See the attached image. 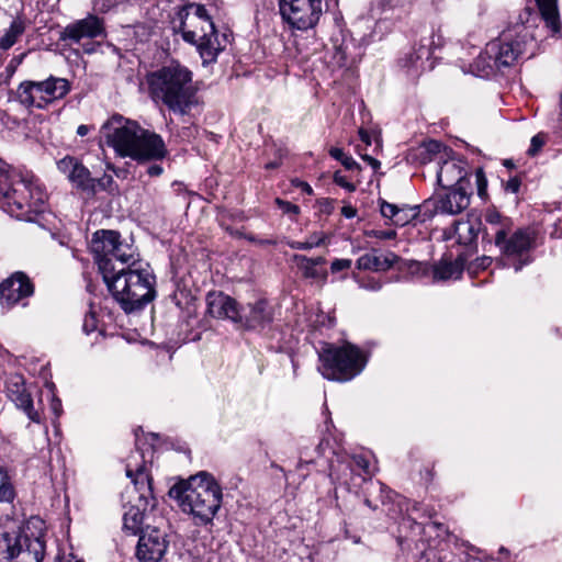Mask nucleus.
Listing matches in <instances>:
<instances>
[{
  "label": "nucleus",
  "mask_w": 562,
  "mask_h": 562,
  "mask_svg": "<svg viewBox=\"0 0 562 562\" xmlns=\"http://www.w3.org/2000/svg\"><path fill=\"white\" fill-rule=\"evenodd\" d=\"M7 396L14 403L16 408L23 411L34 423H41V416L34 409L33 398L25 386L24 378L20 374H12L5 383Z\"/></svg>",
  "instance_id": "obj_16"
},
{
  "label": "nucleus",
  "mask_w": 562,
  "mask_h": 562,
  "mask_svg": "<svg viewBox=\"0 0 562 562\" xmlns=\"http://www.w3.org/2000/svg\"><path fill=\"white\" fill-rule=\"evenodd\" d=\"M97 328H98V319H97L95 313L90 311L89 313L86 314V316L83 318L82 330L87 335H89V334L95 331Z\"/></svg>",
  "instance_id": "obj_44"
},
{
  "label": "nucleus",
  "mask_w": 562,
  "mask_h": 562,
  "mask_svg": "<svg viewBox=\"0 0 562 562\" xmlns=\"http://www.w3.org/2000/svg\"><path fill=\"white\" fill-rule=\"evenodd\" d=\"M325 241L324 235L313 234L305 241L289 240L286 244L290 248L296 250H310L319 247Z\"/></svg>",
  "instance_id": "obj_38"
},
{
  "label": "nucleus",
  "mask_w": 562,
  "mask_h": 562,
  "mask_svg": "<svg viewBox=\"0 0 562 562\" xmlns=\"http://www.w3.org/2000/svg\"><path fill=\"white\" fill-rule=\"evenodd\" d=\"M103 280L125 313L143 310L156 296V277L149 263L135 254L124 266L112 267L102 263Z\"/></svg>",
  "instance_id": "obj_1"
},
{
  "label": "nucleus",
  "mask_w": 562,
  "mask_h": 562,
  "mask_svg": "<svg viewBox=\"0 0 562 562\" xmlns=\"http://www.w3.org/2000/svg\"><path fill=\"white\" fill-rule=\"evenodd\" d=\"M360 156L364 161H367L373 168V170H378L380 168L381 162L378 159H375L367 154H363V155L361 154Z\"/></svg>",
  "instance_id": "obj_52"
},
{
  "label": "nucleus",
  "mask_w": 562,
  "mask_h": 562,
  "mask_svg": "<svg viewBox=\"0 0 562 562\" xmlns=\"http://www.w3.org/2000/svg\"><path fill=\"white\" fill-rule=\"evenodd\" d=\"M419 206L403 205L400 206L393 224L396 226H405L418 216Z\"/></svg>",
  "instance_id": "obj_37"
},
{
  "label": "nucleus",
  "mask_w": 562,
  "mask_h": 562,
  "mask_svg": "<svg viewBox=\"0 0 562 562\" xmlns=\"http://www.w3.org/2000/svg\"><path fill=\"white\" fill-rule=\"evenodd\" d=\"M169 495L178 502L183 513L193 517L196 526L212 524L223 497L221 486L206 472H200L188 482L175 484Z\"/></svg>",
  "instance_id": "obj_3"
},
{
  "label": "nucleus",
  "mask_w": 562,
  "mask_h": 562,
  "mask_svg": "<svg viewBox=\"0 0 562 562\" xmlns=\"http://www.w3.org/2000/svg\"><path fill=\"white\" fill-rule=\"evenodd\" d=\"M484 218L490 226H497L496 245H501L513 228L512 220L501 215L496 210H487Z\"/></svg>",
  "instance_id": "obj_30"
},
{
  "label": "nucleus",
  "mask_w": 562,
  "mask_h": 562,
  "mask_svg": "<svg viewBox=\"0 0 562 562\" xmlns=\"http://www.w3.org/2000/svg\"><path fill=\"white\" fill-rule=\"evenodd\" d=\"M416 267L417 271H420L423 274H427L431 270L436 281L449 280L451 278L459 279L463 272L464 261L461 257L454 261L443 258L432 267L420 262L416 263Z\"/></svg>",
  "instance_id": "obj_23"
},
{
  "label": "nucleus",
  "mask_w": 562,
  "mask_h": 562,
  "mask_svg": "<svg viewBox=\"0 0 562 562\" xmlns=\"http://www.w3.org/2000/svg\"><path fill=\"white\" fill-rule=\"evenodd\" d=\"M0 195L10 207V212L21 217L31 212L43 211L46 193L34 175L22 168L12 167L0 159Z\"/></svg>",
  "instance_id": "obj_6"
},
{
  "label": "nucleus",
  "mask_w": 562,
  "mask_h": 562,
  "mask_svg": "<svg viewBox=\"0 0 562 562\" xmlns=\"http://www.w3.org/2000/svg\"><path fill=\"white\" fill-rule=\"evenodd\" d=\"M375 237L380 239H393L396 237V232L389 229V231H379L374 234Z\"/></svg>",
  "instance_id": "obj_51"
},
{
  "label": "nucleus",
  "mask_w": 562,
  "mask_h": 562,
  "mask_svg": "<svg viewBox=\"0 0 562 562\" xmlns=\"http://www.w3.org/2000/svg\"><path fill=\"white\" fill-rule=\"evenodd\" d=\"M496 246L501 249L502 254L507 257H522L530 247V238L526 232L519 229L515 232L509 238L505 237L504 241ZM528 262V256H526L524 259L520 258L516 263H514L515 271H519Z\"/></svg>",
  "instance_id": "obj_21"
},
{
  "label": "nucleus",
  "mask_w": 562,
  "mask_h": 562,
  "mask_svg": "<svg viewBox=\"0 0 562 562\" xmlns=\"http://www.w3.org/2000/svg\"><path fill=\"white\" fill-rule=\"evenodd\" d=\"M41 519L12 531H0V562H42L45 554Z\"/></svg>",
  "instance_id": "obj_7"
},
{
  "label": "nucleus",
  "mask_w": 562,
  "mask_h": 562,
  "mask_svg": "<svg viewBox=\"0 0 562 562\" xmlns=\"http://www.w3.org/2000/svg\"><path fill=\"white\" fill-rule=\"evenodd\" d=\"M438 43L435 41V35L432 34L429 37H425L420 41L419 46L417 49H415L416 54V60L412 61V66L415 68V71L424 70L425 64L429 63L434 49L436 47H439L441 45L440 43V36H437Z\"/></svg>",
  "instance_id": "obj_29"
},
{
  "label": "nucleus",
  "mask_w": 562,
  "mask_h": 562,
  "mask_svg": "<svg viewBox=\"0 0 562 562\" xmlns=\"http://www.w3.org/2000/svg\"><path fill=\"white\" fill-rule=\"evenodd\" d=\"M335 58H337V64L339 66H342L346 61V56L340 49L337 52Z\"/></svg>",
  "instance_id": "obj_58"
},
{
  "label": "nucleus",
  "mask_w": 562,
  "mask_h": 562,
  "mask_svg": "<svg viewBox=\"0 0 562 562\" xmlns=\"http://www.w3.org/2000/svg\"><path fill=\"white\" fill-rule=\"evenodd\" d=\"M52 407H53V409H54L55 414L58 416V414H59V408H60V402H59V401L54 402V403H53V405H52Z\"/></svg>",
  "instance_id": "obj_62"
},
{
  "label": "nucleus",
  "mask_w": 562,
  "mask_h": 562,
  "mask_svg": "<svg viewBox=\"0 0 562 562\" xmlns=\"http://www.w3.org/2000/svg\"><path fill=\"white\" fill-rule=\"evenodd\" d=\"M162 167L157 164H154L147 168V175L150 177H158L162 173Z\"/></svg>",
  "instance_id": "obj_53"
},
{
  "label": "nucleus",
  "mask_w": 562,
  "mask_h": 562,
  "mask_svg": "<svg viewBox=\"0 0 562 562\" xmlns=\"http://www.w3.org/2000/svg\"><path fill=\"white\" fill-rule=\"evenodd\" d=\"M278 167H279V162L278 161H271V162H268L266 165L267 169H274V168H278Z\"/></svg>",
  "instance_id": "obj_63"
},
{
  "label": "nucleus",
  "mask_w": 562,
  "mask_h": 562,
  "mask_svg": "<svg viewBox=\"0 0 562 562\" xmlns=\"http://www.w3.org/2000/svg\"><path fill=\"white\" fill-rule=\"evenodd\" d=\"M130 1L131 0H94V10L105 13L119 4Z\"/></svg>",
  "instance_id": "obj_43"
},
{
  "label": "nucleus",
  "mask_w": 562,
  "mask_h": 562,
  "mask_svg": "<svg viewBox=\"0 0 562 562\" xmlns=\"http://www.w3.org/2000/svg\"><path fill=\"white\" fill-rule=\"evenodd\" d=\"M446 148L440 142L437 140H428L425 142L419 148H418V157L420 159L422 164H426L431 161L437 155H441V151Z\"/></svg>",
  "instance_id": "obj_34"
},
{
  "label": "nucleus",
  "mask_w": 562,
  "mask_h": 562,
  "mask_svg": "<svg viewBox=\"0 0 562 562\" xmlns=\"http://www.w3.org/2000/svg\"><path fill=\"white\" fill-rule=\"evenodd\" d=\"M475 181L479 196L485 199L487 196V179L482 168L476 169Z\"/></svg>",
  "instance_id": "obj_41"
},
{
  "label": "nucleus",
  "mask_w": 562,
  "mask_h": 562,
  "mask_svg": "<svg viewBox=\"0 0 562 562\" xmlns=\"http://www.w3.org/2000/svg\"><path fill=\"white\" fill-rule=\"evenodd\" d=\"M292 260L297 265L303 278L319 280L323 282L327 280V271L318 268L326 263V259L324 257L308 258L304 255L295 254L293 255Z\"/></svg>",
  "instance_id": "obj_25"
},
{
  "label": "nucleus",
  "mask_w": 562,
  "mask_h": 562,
  "mask_svg": "<svg viewBox=\"0 0 562 562\" xmlns=\"http://www.w3.org/2000/svg\"><path fill=\"white\" fill-rule=\"evenodd\" d=\"M341 214L347 218H352L357 215V210L351 205H345L341 209Z\"/></svg>",
  "instance_id": "obj_54"
},
{
  "label": "nucleus",
  "mask_w": 562,
  "mask_h": 562,
  "mask_svg": "<svg viewBox=\"0 0 562 562\" xmlns=\"http://www.w3.org/2000/svg\"><path fill=\"white\" fill-rule=\"evenodd\" d=\"M520 180L517 177L510 178L505 186L506 191L517 193L520 188Z\"/></svg>",
  "instance_id": "obj_50"
},
{
  "label": "nucleus",
  "mask_w": 562,
  "mask_h": 562,
  "mask_svg": "<svg viewBox=\"0 0 562 562\" xmlns=\"http://www.w3.org/2000/svg\"><path fill=\"white\" fill-rule=\"evenodd\" d=\"M140 128L137 122L115 114L103 124L101 131L106 145L119 156L132 158Z\"/></svg>",
  "instance_id": "obj_11"
},
{
  "label": "nucleus",
  "mask_w": 562,
  "mask_h": 562,
  "mask_svg": "<svg viewBox=\"0 0 562 562\" xmlns=\"http://www.w3.org/2000/svg\"><path fill=\"white\" fill-rule=\"evenodd\" d=\"M68 180L82 191L95 193V179L91 177L89 169L80 160Z\"/></svg>",
  "instance_id": "obj_31"
},
{
  "label": "nucleus",
  "mask_w": 562,
  "mask_h": 562,
  "mask_svg": "<svg viewBox=\"0 0 562 562\" xmlns=\"http://www.w3.org/2000/svg\"><path fill=\"white\" fill-rule=\"evenodd\" d=\"M64 562H83L82 560L77 559L74 555H70L68 559H66Z\"/></svg>",
  "instance_id": "obj_64"
},
{
  "label": "nucleus",
  "mask_w": 562,
  "mask_h": 562,
  "mask_svg": "<svg viewBox=\"0 0 562 562\" xmlns=\"http://www.w3.org/2000/svg\"><path fill=\"white\" fill-rule=\"evenodd\" d=\"M167 154L168 149L161 136L142 127L132 159L137 161L161 160Z\"/></svg>",
  "instance_id": "obj_15"
},
{
  "label": "nucleus",
  "mask_w": 562,
  "mask_h": 562,
  "mask_svg": "<svg viewBox=\"0 0 562 562\" xmlns=\"http://www.w3.org/2000/svg\"><path fill=\"white\" fill-rule=\"evenodd\" d=\"M146 79L150 98L176 114L186 115L198 104L193 74L178 61L149 72Z\"/></svg>",
  "instance_id": "obj_2"
},
{
  "label": "nucleus",
  "mask_w": 562,
  "mask_h": 562,
  "mask_svg": "<svg viewBox=\"0 0 562 562\" xmlns=\"http://www.w3.org/2000/svg\"><path fill=\"white\" fill-rule=\"evenodd\" d=\"M300 188L306 194H312L313 193V189H312V187L307 182H300Z\"/></svg>",
  "instance_id": "obj_59"
},
{
  "label": "nucleus",
  "mask_w": 562,
  "mask_h": 562,
  "mask_svg": "<svg viewBox=\"0 0 562 562\" xmlns=\"http://www.w3.org/2000/svg\"><path fill=\"white\" fill-rule=\"evenodd\" d=\"M397 260L398 257L393 252L381 256L378 251L373 250L358 258L357 268L360 270L385 271L393 267Z\"/></svg>",
  "instance_id": "obj_26"
},
{
  "label": "nucleus",
  "mask_w": 562,
  "mask_h": 562,
  "mask_svg": "<svg viewBox=\"0 0 562 562\" xmlns=\"http://www.w3.org/2000/svg\"><path fill=\"white\" fill-rule=\"evenodd\" d=\"M537 14L531 8H525L515 23L491 41L485 48L484 58H488L490 68H502L514 65L521 56L535 46ZM483 58V56H481Z\"/></svg>",
  "instance_id": "obj_5"
},
{
  "label": "nucleus",
  "mask_w": 562,
  "mask_h": 562,
  "mask_svg": "<svg viewBox=\"0 0 562 562\" xmlns=\"http://www.w3.org/2000/svg\"><path fill=\"white\" fill-rule=\"evenodd\" d=\"M206 306L207 314L213 318L243 322V312L238 303L223 292H210L206 295Z\"/></svg>",
  "instance_id": "obj_17"
},
{
  "label": "nucleus",
  "mask_w": 562,
  "mask_h": 562,
  "mask_svg": "<svg viewBox=\"0 0 562 562\" xmlns=\"http://www.w3.org/2000/svg\"><path fill=\"white\" fill-rule=\"evenodd\" d=\"M413 60H416V54H415V52L411 53V54L406 57V59L404 60V64H403V65H404L405 67H407L408 69H414V70H415V68L412 66V61H413Z\"/></svg>",
  "instance_id": "obj_55"
},
{
  "label": "nucleus",
  "mask_w": 562,
  "mask_h": 562,
  "mask_svg": "<svg viewBox=\"0 0 562 562\" xmlns=\"http://www.w3.org/2000/svg\"><path fill=\"white\" fill-rule=\"evenodd\" d=\"M41 81L47 105L65 98L71 90V85L66 78L49 76L47 79Z\"/></svg>",
  "instance_id": "obj_27"
},
{
  "label": "nucleus",
  "mask_w": 562,
  "mask_h": 562,
  "mask_svg": "<svg viewBox=\"0 0 562 562\" xmlns=\"http://www.w3.org/2000/svg\"><path fill=\"white\" fill-rule=\"evenodd\" d=\"M334 182L349 192H353L357 189L356 184L350 182L339 170L334 173Z\"/></svg>",
  "instance_id": "obj_46"
},
{
  "label": "nucleus",
  "mask_w": 562,
  "mask_h": 562,
  "mask_svg": "<svg viewBox=\"0 0 562 562\" xmlns=\"http://www.w3.org/2000/svg\"><path fill=\"white\" fill-rule=\"evenodd\" d=\"M376 5H378V8H381L382 11H384L386 7L391 8L390 1H387V0H379L376 2Z\"/></svg>",
  "instance_id": "obj_60"
},
{
  "label": "nucleus",
  "mask_w": 562,
  "mask_h": 562,
  "mask_svg": "<svg viewBox=\"0 0 562 562\" xmlns=\"http://www.w3.org/2000/svg\"><path fill=\"white\" fill-rule=\"evenodd\" d=\"M126 475L132 480L135 490L138 492L140 505H131L123 515V529L132 535L143 531L144 510L149 505L151 497V479L147 473L146 465H136L132 468L131 461L126 465Z\"/></svg>",
  "instance_id": "obj_10"
},
{
  "label": "nucleus",
  "mask_w": 562,
  "mask_h": 562,
  "mask_svg": "<svg viewBox=\"0 0 562 562\" xmlns=\"http://www.w3.org/2000/svg\"><path fill=\"white\" fill-rule=\"evenodd\" d=\"M465 162L460 159H446L437 171V181L442 189H461L469 184Z\"/></svg>",
  "instance_id": "obj_18"
},
{
  "label": "nucleus",
  "mask_w": 562,
  "mask_h": 562,
  "mask_svg": "<svg viewBox=\"0 0 562 562\" xmlns=\"http://www.w3.org/2000/svg\"><path fill=\"white\" fill-rule=\"evenodd\" d=\"M33 293L34 284L22 271L14 272L0 283V303L7 307L14 306L24 299L32 296Z\"/></svg>",
  "instance_id": "obj_14"
},
{
  "label": "nucleus",
  "mask_w": 562,
  "mask_h": 562,
  "mask_svg": "<svg viewBox=\"0 0 562 562\" xmlns=\"http://www.w3.org/2000/svg\"><path fill=\"white\" fill-rule=\"evenodd\" d=\"M448 190L434 201L435 210L441 214L457 215L469 206L470 194L465 188Z\"/></svg>",
  "instance_id": "obj_20"
},
{
  "label": "nucleus",
  "mask_w": 562,
  "mask_h": 562,
  "mask_svg": "<svg viewBox=\"0 0 562 562\" xmlns=\"http://www.w3.org/2000/svg\"><path fill=\"white\" fill-rule=\"evenodd\" d=\"M544 144V140L542 138L541 135H535L532 138H531V144H530V147L528 149V154L530 156H535L539 149L543 146Z\"/></svg>",
  "instance_id": "obj_49"
},
{
  "label": "nucleus",
  "mask_w": 562,
  "mask_h": 562,
  "mask_svg": "<svg viewBox=\"0 0 562 562\" xmlns=\"http://www.w3.org/2000/svg\"><path fill=\"white\" fill-rule=\"evenodd\" d=\"M16 99L26 108H47L42 81L27 80L21 82L16 89Z\"/></svg>",
  "instance_id": "obj_24"
},
{
  "label": "nucleus",
  "mask_w": 562,
  "mask_h": 562,
  "mask_svg": "<svg viewBox=\"0 0 562 562\" xmlns=\"http://www.w3.org/2000/svg\"><path fill=\"white\" fill-rule=\"evenodd\" d=\"M171 27L175 34H181L186 43L196 47L204 66L215 63L223 50L215 25L202 4L180 8L171 21Z\"/></svg>",
  "instance_id": "obj_4"
},
{
  "label": "nucleus",
  "mask_w": 562,
  "mask_h": 562,
  "mask_svg": "<svg viewBox=\"0 0 562 562\" xmlns=\"http://www.w3.org/2000/svg\"><path fill=\"white\" fill-rule=\"evenodd\" d=\"M79 159L76 157L66 156L57 161V168L67 177V179H69Z\"/></svg>",
  "instance_id": "obj_39"
},
{
  "label": "nucleus",
  "mask_w": 562,
  "mask_h": 562,
  "mask_svg": "<svg viewBox=\"0 0 562 562\" xmlns=\"http://www.w3.org/2000/svg\"><path fill=\"white\" fill-rule=\"evenodd\" d=\"M248 312L243 313V322L248 329H262L273 321V310L266 300H257L247 305Z\"/></svg>",
  "instance_id": "obj_22"
},
{
  "label": "nucleus",
  "mask_w": 562,
  "mask_h": 562,
  "mask_svg": "<svg viewBox=\"0 0 562 562\" xmlns=\"http://www.w3.org/2000/svg\"><path fill=\"white\" fill-rule=\"evenodd\" d=\"M359 136L361 138V140L366 144V145H371V137L369 135V133L364 130H360L359 131Z\"/></svg>",
  "instance_id": "obj_56"
},
{
  "label": "nucleus",
  "mask_w": 562,
  "mask_h": 562,
  "mask_svg": "<svg viewBox=\"0 0 562 562\" xmlns=\"http://www.w3.org/2000/svg\"><path fill=\"white\" fill-rule=\"evenodd\" d=\"M278 3L283 21L300 31L313 29L322 15L319 0H278Z\"/></svg>",
  "instance_id": "obj_12"
},
{
  "label": "nucleus",
  "mask_w": 562,
  "mask_h": 562,
  "mask_svg": "<svg viewBox=\"0 0 562 562\" xmlns=\"http://www.w3.org/2000/svg\"><path fill=\"white\" fill-rule=\"evenodd\" d=\"M64 40L79 43L83 38H93L103 34V22L95 15H89L69 24L64 30Z\"/></svg>",
  "instance_id": "obj_19"
},
{
  "label": "nucleus",
  "mask_w": 562,
  "mask_h": 562,
  "mask_svg": "<svg viewBox=\"0 0 562 562\" xmlns=\"http://www.w3.org/2000/svg\"><path fill=\"white\" fill-rule=\"evenodd\" d=\"M319 368L323 376L327 380L347 382L360 374L367 364L362 350L350 342L344 345L328 346L321 355Z\"/></svg>",
  "instance_id": "obj_8"
},
{
  "label": "nucleus",
  "mask_w": 562,
  "mask_h": 562,
  "mask_svg": "<svg viewBox=\"0 0 562 562\" xmlns=\"http://www.w3.org/2000/svg\"><path fill=\"white\" fill-rule=\"evenodd\" d=\"M169 548L167 533L147 526L140 533L136 547V558L139 562H160Z\"/></svg>",
  "instance_id": "obj_13"
},
{
  "label": "nucleus",
  "mask_w": 562,
  "mask_h": 562,
  "mask_svg": "<svg viewBox=\"0 0 562 562\" xmlns=\"http://www.w3.org/2000/svg\"><path fill=\"white\" fill-rule=\"evenodd\" d=\"M379 205L381 215L393 222L400 206L393 203H389L384 200H379Z\"/></svg>",
  "instance_id": "obj_42"
},
{
  "label": "nucleus",
  "mask_w": 562,
  "mask_h": 562,
  "mask_svg": "<svg viewBox=\"0 0 562 562\" xmlns=\"http://www.w3.org/2000/svg\"><path fill=\"white\" fill-rule=\"evenodd\" d=\"M114 179L112 176L104 175L100 179L95 180V188L99 187L102 190H108L110 192L114 191Z\"/></svg>",
  "instance_id": "obj_47"
},
{
  "label": "nucleus",
  "mask_w": 562,
  "mask_h": 562,
  "mask_svg": "<svg viewBox=\"0 0 562 562\" xmlns=\"http://www.w3.org/2000/svg\"><path fill=\"white\" fill-rule=\"evenodd\" d=\"M276 204L278 207L284 213L289 215H297L300 213V207L296 204H293L289 201H284L282 199H276Z\"/></svg>",
  "instance_id": "obj_45"
},
{
  "label": "nucleus",
  "mask_w": 562,
  "mask_h": 562,
  "mask_svg": "<svg viewBox=\"0 0 562 562\" xmlns=\"http://www.w3.org/2000/svg\"><path fill=\"white\" fill-rule=\"evenodd\" d=\"M90 249L102 274V263L108 262L112 267L124 266L126 260H131L136 254L132 245L121 240L117 232L105 229L97 231L92 235Z\"/></svg>",
  "instance_id": "obj_9"
},
{
  "label": "nucleus",
  "mask_w": 562,
  "mask_h": 562,
  "mask_svg": "<svg viewBox=\"0 0 562 562\" xmlns=\"http://www.w3.org/2000/svg\"><path fill=\"white\" fill-rule=\"evenodd\" d=\"M15 497V492L7 470L0 467V503H11Z\"/></svg>",
  "instance_id": "obj_36"
},
{
  "label": "nucleus",
  "mask_w": 562,
  "mask_h": 562,
  "mask_svg": "<svg viewBox=\"0 0 562 562\" xmlns=\"http://www.w3.org/2000/svg\"><path fill=\"white\" fill-rule=\"evenodd\" d=\"M539 12L546 25L557 34L561 30L557 0H536Z\"/></svg>",
  "instance_id": "obj_28"
},
{
  "label": "nucleus",
  "mask_w": 562,
  "mask_h": 562,
  "mask_svg": "<svg viewBox=\"0 0 562 562\" xmlns=\"http://www.w3.org/2000/svg\"><path fill=\"white\" fill-rule=\"evenodd\" d=\"M351 267V260L350 259H335L331 262L330 270L333 273L347 270Z\"/></svg>",
  "instance_id": "obj_48"
},
{
  "label": "nucleus",
  "mask_w": 562,
  "mask_h": 562,
  "mask_svg": "<svg viewBox=\"0 0 562 562\" xmlns=\"http://www.w3.org/2000/svg\"><path fill=\"white\" fill-rule=\"evenodd\" d=\"M480 231H481V222L480 221L458 222L454 227V232L458 237V241L463 245H470L473 241H475L479 236Z\"/></svg>",
  "instance_id": "obj_32"
},
{
  "label": "nucleus",
  "mask_w": 562,
  "mask_h": 562,
  "mask_svg": "<svg viewBox=\"0 0 562 562\" xmlns=\"http://www.w3.org/2000/svg\"><path fill=\"white\" fill-rule=\"evenodd\" d=\"M336 472H337L336 465L334 463H331L330 464V473H329L330 477L340 480L341 477Z\"/></svg>",
  "instance_id": "obj_61"
},
{
  "label": "nucleus",
  "mask_w": 562,
  "mask_h": 562,
  "mask_svg": "<svg viewBox=\"0 0 562 562\" xmlns=\"http://www.w3.org/2000/svg\"><path fill=\"white\" fill-rule=\"evenodd\" d=\"M24 31V22L20 19L13 20L10 27L5 31L3 36L0 37V49L7 50L11 48Z\"/></svg>",
  "instance_id": "obj_33"
},
{
  "label": "nucleus",
  "mask_w": 562,
  "mask_h": 562,
  "mask_svg": "<svg viewBox=\"0 0 562 562\" xmlns=\"http://www.w3.org/2000/svg\"><path fill=\"white\" fill-rule=\"evenodd\" d=\"M347 467L351 472L361 470L364 474L370 475V463L363 456H353Z\"/></svg>",
  "instance_id": "obj_40"
},
{
  "label": "nucleus",
  "mask_w": 562,
  "mask_h": 562,
  "mask_svg": "<svg viewBox=\"0 0 562 562\" xmlns=\"http://www.w3.org/2000/svg\"><path fill=\"white\" fill-rule=\"evenodd\" d=\"M329 155L341 162V165L349 171L356 172L357 176L361 172V166L349 155H347L341 148L333 147L329 150Z\"/></svg>",
  "instance_id": "obj_35"
},
{
  "label": "nucleus",
  "mask_w": 562,
  "mask_h": 562,
  "mask_svg": "<svg viewBox=\"0 0 562 562\" xmlns=\"http://www.w3.org/2000/svg\"><path fill=\"white\" fill-rule=\"evenodd\" d=\"M90 131V127L88 125H79L77 128V134L81 137L86 136Z\"/></svg>",
  "instance_id": "obj_57"
}]
</instances>
